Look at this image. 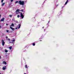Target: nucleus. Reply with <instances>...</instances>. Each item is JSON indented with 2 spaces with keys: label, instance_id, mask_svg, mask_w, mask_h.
Masks as SVG:
<instances>
[{
  "label": "nucleus",
  "instance_id": "bb28decb",
  "mask_svg": "<svg viewBox=\"0 0 74 74\" xmlns=\"http://www.w3.org/2000/svg\"><path fill=\"white\" fill-rule=\"evenodd\" d=\"M7 40H10V39L9 38L8 39H7Z\"/></svg>",
  "mask_w": 74,
  "mask_h": 74
},
{
  "label": "nucleus",
  "instance_id": "6e6552de",
  "mask_svg": "<svg viewBox=\"0 0 74 74\" xmlns=\"http://www.w3.org/2000/svg\"><path fill=\"white\" fill-rule=\"evenodd\" d=\"M10 29H12V30H13V31L14 30V28H13L12 27H10Z\"/></svg>",
  "mask_w": 74,
  "mask_h": 74
},
{
  "label": "nucleus",
  "instance_id": "1a4fd4ad",
  "mask_svg": "<svg viewBox=\"0 0 74 74\" xmlns=\"http://www.w3.org/2000/svg\"><path fill=\"white\" fill-rule=\"evenodd\" d=\"M19 11V10L17 9L16 11V12H18Z\"/></svg>",
  "mask_w": 74,
  "mask_h": 74
},
{
  "label": "nucleus",
  "instance_id": "ea45409f",
  "mask_svg": "<svg viewBox=\"0 0 74 74\" xmlns=\"http://www.w3.org/2000/svg\"><path fill=\"white\" fill-rule=\"evenodd\" d=\"M0 10H1V8H0Z\"/></svg>",
  "mask_w": 74,
  "mask_h": 74
},
{
  "label": "nucleus",
  "instance_id": "f8f14e48",
  "mask_svg": "<svg viewBox=\"0 0 74 74\" xmlns=\"http://www.w3.org/2000/svg\"><path fill=\"white\" fill-rule=\"evenodd\" d=\"M4 4H5V3L4 2L2 4L1 6H3Z\"/></svg>",
  "mask_w": 74,
  "mask_h": 74
},
{
  "label": "nucleus",
  "instance_id": "aec40b11",
  "mask_svg": "<svg viewBox=\"0 0 74 74\" xmlns=\"http://www.w3.org/2000/svg\"><path fill=\"white\" fill-rule=\"evenodd\" d=\"M18 2H19V1H17L15 2V3H18Z\"/></svg>",
  "mask_w": 74,
  "mask_h": 74
},
{
  "label": "nucleus",
  "instance_id": "6ab92c4d",
  "mask_svg": "<svg viewBox=\"0 0 74 74\" xmlns=\"http://www.w3.org/2000/svg\"><path fill=\"white\" fill-rule=\"evenodd\" d=\"M8 52V51L7 50H5V52H6V53H7V52Z\"/></svg>",
  "mask_w": 74,
  "mask_h": 74
},
{
  "label": "nucleus",
  "instance_id": "e433bc0d",
  "mask_svg": "<svg viewBox=\"0 0 74 74\" xmlns=\"http://www.w3.org/2000/svg\"><path fill=\"white\" fill-rule=\"evenodd\" d=\"M42 41V40H39V41Z\"/></svg>",
  "mask_w": 74,
  "mask_h": 74
},
{
  "label": "nucleus",
  "instance_id": "f704fd0d",
  "mask_svg": "<svg viewBox=\"0 0 74 74\" xmlns=\"http://www.w3.org/2000/svg\"><path fill=\"white\" fill-rule=\"evenodd\" d=\"M45 29L44 30V32H45Z\"/></svg>",
  "mask_w": 74,
  "mask_h": 74
},
{
  "label": "nucleus",
  "instance_id": "c9c22d12",
  "mask_svg": "<svg viewBox=\"0 0 74 74\" xmlns=\"http://www.w3.org/2000/svg\"><path fill=\"white\" fill-rule=\"evenodd\" d=\"M0 59H1V56H0Z\"/></svg>",
  "mask_w": 74,
  "mask_h": 74
},
{
  "label": "nucleus",
  "instance_id": "f257e3e1",
  "mask_svg": "<svg viewBox=\"0 0 74 74\" xmlns=\"http://www.w3.org/2000/svg\"><path fill=\"white\" fill-rule=\"evenodd\" d=\"M18 4H19L20 5H24L25 2L24 1H19L18 2Z\"/></svg>",
  "mask_w": 74,
  "mask_h": 74
},
{
  "label": "nucleus",
  "instance_id": "ddd939ff",
  "mask_svg": "<svg viewBox=\"0 0 74 74\" xmlns=\"http://www.w3.org/2000/svg\"><path fill=\"white\" fill-rule=\"evenodd\" d=\"M9 43H14V42H12V41H11V40H9Z\"/></svg>",
  "mask_w": 74,
  "mask_h": 74
},
{
  "label": "nucleus",
  "instance_id": "423d86ee",
  "mask_svg": "<svg viewBox=\"0 0 74 74\" xmlns=\"http://www.w3.org/2000/svg\"><path fill=\"white\" fill-rule=\"evenodd\" d=\"M3 64H7V62L5 61H3Z\"/></svg>",
  "mask_w": 74,
  "mask_h": 74
},
{
  "label": "nucleus",
  "instance_id": "2f4dec72",
  "mask_svg": "<svg viewBox=\"0 0 74 74\" xmlns=\"http://www.w3.org/2000/svg\"><path fill=\"white\" fill-rule=\"evenodd\" d=\"M18 13H20V12H19V11H18Z\"/></svg>",
  "mask_w": 74,
  "mask_h": 74
},
{
  "label": "nucleus",
  "instance_id": "a878e982",
  "mask_svg": "<svg viewBox=\"0 0 74 74\" xmlns=\"http://www.w3.org/2000/svg\"><path fill=\"white\" fill-rule=\"evenodd\" d=\"M6 26H8V24H6Z\"/></svg>",
  "mask_w": 74,
  "mask_h": 74
},
{
  "label": "nucleus",
  "instance_id": "5701e85b",
  "mask_svg": "<svg viewBox=\"0 0 74 74\" xmlns=\"http://www.w3.org/2000/svg\"><path fill=\"white\" fill-rule=\"evenodd\" d=\"M17 17L18 18H19V15H17Z\"/></svg>",
  "mask_w": 74,
  "mask_h": 74
},
{
  "label": "nucleus",
  "instance_id": "4c0bfd02",
  "mask_svg": "<svg viewBox=\"0 0 74 74\" xmlns=\"http://www.w3.org/2000/svg\"><path fill=\"white\" fill-rule=\"evenodd\" d=\"M49 22H50V21H48V23H49Z\"/></svg>",
  "mask_w": 74,
  "mask_h": 74
},
{
  "label": "nucleus",
  "instance_id": "393cba45",
  "mask_svg": "<svg viewBox=\"0 0 74 74\" xmlns=\"http://www.w3.org/2000/svg\"><path fill=\"white\" fill-rule=\"evenodd\" d=\"M69 1V0H67L66 1V2H67V3H68V1Z\"/></svg>",
  "mask_w": 74,
  "mask_h": 74
},
{
  "label": "nucleus",
  "instance_id": "20e7f679",
  "mask_svg": "<svg viewBox=\"0 0 74 74\" xmlns=\"http://www.w3.org/2000/svg\"><path fill=\"white\" fill-rule=\"evenodd\" d=\"M4 19H5V18L3 17L2 19H1L0 22H3L4 21Z\"/></svg>",
  "mask_w": 74,
  "mask_h": 74
},
{
  "label": "nucleus",
  "instance_id": "f03ea898",
  "mask_svg": "<svg viewBox=\"0 0 74 74\" xmlns=\"http://www.w3.org/2000/svg\"><path fill=\"white\" fill-rule=\"evenodd\" d=\"M20 15H21V18L22 19H23V18H24V16H23V14H22V13L20 12Z\"/></svg>",
  "mask_w": 74,
  "mask_h": 74
},
{
  "label": "nucleus",
  "instance_id": "c756f323",
  "mask_svg": "<svg viewBox=\"0 0 74 74\" xmlns=\"http://www.w3.org/2000/svg\"><path fill=\"white\" fill-rule=\"evenodd\" d=\"M6 38H8V36L6 37Z\"/></svg>",
  "mask_w": 74,
  "mask_h": 74
},
{
  "label": "nucleus",
  "instance_id": "7ed1b4c3",
  "mask_svg": "<svg viewBox=\"0 0 74 74\" xmlns=\"http://www.w3.org/2000/svg\"><path fill=\"white\" fill-rule=\"evenodd\" d=\"M3 40H2V41H1V42H2L3 46H4V44H5V42Z\"/></svg>",
  "mask_w": 74,
  "mask_h": 74
},
{
  "label": "nucleus",
  "instance_id": "39448f33",
  "mask_svg": "<svg viewBox=\"0 0 74 74\" xmlns=\"http://www.w3.org/2000/svg\"><path fill=\"white\" fill-rule=\"evenodd\" d=\"M4 67H3L2 68L3 70H5V69H6V66H4Z\"/></svg>",
  "mask_w": 74,
  "mask_h": 74
},
{
  "label": "nucleus",
  "instance_id": "cd10ccee",
  "mask_svg": "<svg viewBox=\"0 0 74 74\" xmlns=\"http://www.w3.org/2000/svg\"><path fill=\"white\" fill-rule=\"evenodd\" d=\"M1 15H0V18H1Z\"/></svg>",
  "mask_w": 74,
  "mask_h": 74
},
{
  "label": "nucleus",
  "instance_id": "0eeeda50",
  "mask_svg": "<svg viewBox=\"0 0 74 74\" xmlns=\"http://www.w3.org/2000/svg\"><path fill=\"white\" fill-rule=\"evenodd\" d=\"M18 26V29H20V28L21 27V24H19Z\"/></svg>",
  "mask_w": 74,
  "mask_h": 74
},
{
  "label": "nucleus",
  "instance_id": "9b49d317",
  "mask_svg": "<svg viewBox=\"0 0 74 74\" xmlns=\"http://www.w3.org/2000/svg\"><path fill=\"white\" fill-rule=\"evenodd\" d=\"M15 39H14L13 40H11V41H12V42H15Z\"/></svg>",
  "mask_w": 74,
  "mask_h": 74
},
{
  "label": "nucleus",
  "instance_id": "4be33fe9",
  "mask_svg": "<svg viewBox=\"0 0 74 74\" xmlns=\"http://www.w3.org/2000/svg\"><path fill=\"white\" fill-rule=\"evenodd\" d=\"M67 3H68V2H66V3H65V5H66V4H67Z\"/></svg>",
  "mask_w": 74,
  "mask_h": 74
},
{
  "label": "nucleus",
  "instance_id": "2eb2a0df",
  "mask_svg": "<svg viewBox=\"0 0 74 74\" xmlns=\"http://www.w3.org/2000/svg\"><path fill=\"white\" fill-rule=\"evenodd\" d=\"M24 11L23 10H22V9L20 10V11H21V12H24V11Z\"/></svg>",
  "mask_w": 74,
  "mask_h": 74
},
{
  "label": "nucleus",
  "instance_id": "c85d7f7f",
  "mask_svg": "<svg viewBox=\"0 0 74 74\" xmlns=\"http://www.w3.org/2000/svg\"><path fill=\"white\" fill-rule=\"evenodd\" d=\"M10 17H12V16H11V15H10Z\"/></svg>",
  "mask_w": 74,
  "mask_h": 74
},
{
  "label": "nucleus",
  "instance_id": "b1692460",
  "mask_svg": "<svg viewBox=\"0 0 74 74\" xmlns=\"http://www.w3.org/2000/svg\"><path fill=\"white\" fill-rule=\"evenodd\" d=\"M14 1V0H11V2H12Z\"/></svg>",
  "mask_w": 74,
  "mask_h": 74
},
{
  "label": "nucleus",
  "instance_id": "473e14b6",
  "mask_svg": "<svg viewBox=\"0 0 74 74\" xmlns=\"http://www.w3.org/2000/svg\"><path fill=\"white\" fill-rule=\"evenodd\" d=\"M15 29H17V27H16Z\"/></svg>",
  "mask_w": 74,
  "mask_h": 74
},
{
  "label": "nucleus",
  "instance_id": "a211bd4d",
  "mask_svg": "<svg viewBox=\"0 0 74 74\" xmlns=\"http://www.w3.org/2000/svg\"><path fill=\"white\" fill-rule=\"evenodd\" d=\"M6 32H7L8 33H9V30H6Z\"/></svg>",
  "mask_w": 74,
  "mask_h": 74
},
{
  "label": "nucleus",
  "instance_id": "9d476101",
  "mask_svg": "<svg viewBox=\"0 0 74 74\" xmlns=\"http://www.w3.org/2000/svg\"><path fill=\"white\" fill-rule=\"evenodd\" d=\"M25 68L26 69H27L28 68L27 65H26L25 66Z\"/></svg>",
  "mask_w": 74,
  "mask_h": 74
},
{
  "label": "nucleus",
  "instance_id": "72a5a7b5",
  "mask_svg": "<svg viewBox=\"0 0 74 74\" xmlns=\"http://www.w3.org/2000/svg\"><path fill=\"white\" fill-rule=\"evenodd\" d=\"M58 5H56V7H57V6H58Z\"/></svg>",
  "mask_w": 74,
  "mask_h": 74
},
{
  "label": "nucleus",
  "instance_id": "4468645a",
  "mask_svg": "<svg viewBox=\"0 0 74 74\" xmlns=\"http://www.w3.org/2000/svg\"><path fill=\"white\" fill-rule=\"evenodd\" d=\"M11 26H13V27H14V23H12V24Z\"/></svg>",
  "mask_w": 74,
  "mask_h": 74
},
{
  "label": "nucleus",
  "instance_id": "58836bf2",
  "mask_svg": "<svg viewBox=\"0 0 74 74\" xmlns=\"http://www.w3.org/2000/svg\"><path fill=\"white\" fill-rule=\"evenodd\" d=\"M24 74H26V73H25Z\"/></svg>",
  "mask_w": 74,
  "mask_h": 74
},
{
  "label": "nucleus",
  "instance_id": "7c9ffc66",
  "mask_svg": "<svg viewBox=\"0 0 74 74\" xmlns=\"http://www.w3.org/2000/svg\"><path fill=\"white\" fill-rule=\"evenodd\" d=\"M1 27V26H0V29Z\"/></svg>",
  "mask_w": 74,
  "mask_h": 74
},
{
  "label": "nucleus",
  "instance_id": "f3484780",
  "mask_svg": "<svg viewBox=\"0 0 74 74\" xmlns=\"http://www.w3.org/2000/svg\"><path fill=\"white\" fill-rule=\"evenodd\" d=\"M9 48L10 49H12V47L11 46L10 47H9Z\"/></svg>",
  "mask_w": 74,
  "mask_h": 74
},
{
  "label": "nucleus",
  "instance_id": "412c9836",
  "mask_svg": "<svg viewBox=\"0 0 74 74\" xmlns=\"http://www.w3.org/2000/svg\"><path fill=\"white\" fill-rule=\"evenodd\" d=\"M3 1H4V0H1V2L2 3H3Z\"/></svg>",
  "mask_w": 74,
  "mask_h": 74
},
{
  "label": "nucleus",
  "instance_id": "dca6fc26",
  "mask_svg": "<svg viewBox=\"0 0 74 74\" xmlns=\"http://www.w3.org/2000/svg\"><path fill=\"white\" fill-rule=\"evenodd\" d=\"M32 45H33V46H35L36 44H35V43H33L32 44Z\"/></svg>",
  "mask_w": 74,
  "mask_h": 74
}]
</instances>
